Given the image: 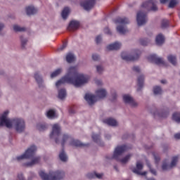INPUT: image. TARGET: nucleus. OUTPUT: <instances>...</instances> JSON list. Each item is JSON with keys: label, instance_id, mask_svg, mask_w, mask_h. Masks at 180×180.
Listing matches in <instances>:
<instances>
[{"label": "nucleus", "instance_id": "obj_1", "mask_svg": "<svg viewBox=\"0 0 180 180\" xmlns=\"http://www.w3.org/2000/svg\"><path fill=\"white\" fill-rule=\"evenodd\" d=\"M86 82H88V77L78 73V70L75 66L69 68L67 75L58 80L56 85L58 88L63 84H72L75 86L78 87L84 85Z\"/></svg>", "mask_w": 180, "mask_h": 180}, {"label": "nucleus", "instance_id": "obj_2", "mask_svg": "<svg viewBox=\"0 0 180 180\" xmlns=\"http://www.w3.org/2000/svg\"><path fill=\"white\" fill-rule=\"evenodd\" d=\"M8 115H9V111L6 110L0 117V127L6 126L8 129H11L12 126H14L18 133L24 131L25 127V121L20 118H15L13 120L8 119L6 118Z\"/></svg>", "mask_w": 180, "mask_h": 180}, {"label": "nucleus", "instance_id": "obj_3", "mask_svg": "<svg viewBox=\"0 0 180 180\" xmlns=\"http://www.w3.org/2000/svg\"><path fill=\"white\" fill-rule=\"evenodd\" d=\"M96 96L91 94H86L84 99L90 106L94 105V103L98 101V99H103V98H105L106 95H108V93L106 92L105 89H100L96 91Z\"/></svg>", "mask_w": 180, "mask_h": 180}, {"label": "nucleus", "instance_id": "obj_4", "mask_svg": "<svg viewBox=\"0 0 180 180\" xmlns=\"http://www.w3.org/2000/svg\"><path fill=\"white\" fill-rule=\"evenodd\" d=\"M39 174L43 180H61L65 176V173L63 171L50 172L49 174L40 171Z\"/></svg>", "mask_w": 180, "mask_h": 180}, {"label": "nucleus", "instance_id": "obj_5", "mask_svg": "<svg viewBox=\"0 0 180 180\" xmlns=\"http://www.w3.org/2000/svg\"><path fill=\"white\" fill-rule=\"evenodd\" d=\"M68 140H70V145L73 146L74 147H86V144L82 143V142L72 139L71 136H69L68 134H63L62 137L61 141V146L62 147H64L65 142L68 141Z\"/></svg>", "mask_w": 180, "mask_h": 180}, {"label": "nucleus", "instance_id": "obj_6", "mask_svg": "<svg viewBox=\"0 0 180 180\" xmlns=\"http://www.w3.org/2000/svg\"><path fill=\"white\" fill-rule=\"evenodd\" d=\"M37 150V148L36 147V146H31L30 148H27L24 154L17 157V160L20 161V160H27L33 158V157H34V153H36Z\"/></svg>", "mask_w": 180, "mask_h": 180}, {"label": "nucleus", "instance_id": "obj_7", "mask_svg": "<svg viewBox=\"0 0 180 180\" xmlns=\"http://www.w3.org/2000/svg\"><path fill=\"white\" fill-rule=\"evenodd\" d=\"M61 134V127L58 124H54L52 127V131L50 134V139H55V142L56 144H58L60 143V139H58V137H60V134Z\"/></svg>", "mask_w": 180, "mask_h": 180}, {"label": "nucleus", "instance_id": "obj_8", "mask_svg": "<svg viewBox=\"0 0 180 180\" xmlns=\"http://www.w3.org/2000/svg\"><path fill=\"white\" fill-rule=\"evenodd\" d=\"M141 54V51H140L139 50H135L133 56L127 55L126 52H122L121 54V57L122 60H124L125 61H136V60H139Z\"/></svg>", "mask_w": 180, "mask_h": 180}, {"label": "nucleus", "instance_id": "obj_9", "mask_svg": "<svg viewBox=\"0 0 180 180\" xmlns=\"http://www.w3.org/2000/svg\"><path fill=\"white\" fill-rule=\"evenodd\" d=\"M127 150V146L125 145L117 146L114 151V154L111 158H106L107 160H116L119 161V156L122 155L124 152Z\"/></svg>", "mask_w": 180, "mask_h": 180}, {"label": "nucleus", "instance_id": "obj_10", "mask_svg": "<svg viewBox=\"0 0 180 180\" xmlns=\"http://www.w3.org/2000/svg\"><path fill=\"white\" fill-rule=\"evenodd\" d=\"M155 4H157L155 0H148L142 4L141 8L146 9V11H153V12H155V11H158V8Z\"/></svg>", "mask_w": 180, "mask_h": 180}, {"label": "nucleus", "instance_id": "obj_11", "mask_svg": "<svg viewBox=\"0 0 180 180\" xmlns=\"http://www.w3.org/2000/svg\"><path fill=\"white\" fill-rule=\"evenodd\" d=\"M136 22L138 26H143L147 23V13L146 11H140L136 14Z\"/></svg>", "mask_w": 180, "mask_h": 180}, {"label": "nucleus", "instance_id": "obj_12", "mask_svg": "<svg viewBox=\"0 0 180 180\" xmlns=\"http://www.w3.org/2000/svg\"><path fill=\"white\" fill-rule=\"evenodd\" d=\"M178 160H179V156L173 157L170 165H168L167 162L165 161L162 165V169L163 171L171 169V168H173V167H175L176 165V162H178Z\"/></svg>", "mask_w": 180, "mask_h": 180}, {"label": "nucleus", "instance_id": "obj_13", "mask_svg": "<svg viewBox=\"0 0 180 180\" xmlns=\"http://www.w3.org/2000/svg\"><path fill=\"white\" fill-rule=\"evenodd\" d=\"M148 60L150 63H155V64H157V65H160V64H162L164 65V64H165V62H164L162 58H159L155 54L150 55L148 57Z\"/></svg>", "mask_w": 180, "mask_h": 180}, {"label": "nucleus", "instance_id": "obj_14", "mask_svg": "<svg viewBox=\"0 0 180 180\" xmlns=\"http://www.w3.org/2000/svg\"><path fill=\"white\" fill-rule=\"evenodd\" d=\"M80 5L85 11H91V8L95 6V0H86L82 1Z\"/></svg>", "mask_w": 180, "mask_h": 180}, {"label": "nucleus", "instance_id": "obj_15", "mask_svg": "<svg viewBox=\"0 0 180 180\" xmlns=\"http://www.w3.org/2000/svg\"><path fill=\"white\" fill-rule=\"evenodd\" d=\"M141 169H143V164H141V162H137L136 169V168L133 169L132 172H134V174H137V175H147V172H140L141 171Z\"/></svg>", "mask_w": 180, "mask_h": 180}, {"label": "nucleus", "instance_id": "obj_16", "mask_svg": "<svg viewBox=\"0 0 180 180\" xmlns=\"http://www.w3.org/2000/svg\"><path fill=\"white\" fill-rule=\"evenodd\" d=\"M123 101L125 103H129L131 106H137V103L129 95L125 94L123 96Z\"/></svg>", "mask_w": 180, "mask_h": 180}, {"label": "nucleus", "instance_id": "obj_17", "mask_svg": "<svg viewBox=\"0 0 180 180\" xmlns=\"http://www.w3.org/2000/svg\"><path fill=\"white\" fill-rule=\"evenodd\" d=\"M78 27H79V22L76 20H72L70 22L69 26L68 27V30H69L70 32L72 30H77Z\"/></svg>", "mask_w": 180, "mask_h": 180}, {"label": "nucleus", "instance_id": "obj_18", "mask_svg": "<svg viewBox=\"0 0 180 180\" xmlns=\"http://www.w3.org/2000/svg\"><path fill=\"white\" fill-rule=\"evenodd\" d=\"M137 85H138L137 91L139 92V91H141V89H143V86H144V75H140L138 77Z\"/></svg>", "mask_w": 180, "mask_h": 180}, {"label": "nucleus", "instance_id": "obj_19", "mask_svg": "<svg viewBox=\"0 0 180 180\" xmlns=\"http://www.w3.org/2000/svg\"><path fill=\"white\" fill-rule=\"evenodd\" d=\"M115 23H118L119 25H127L129 23V21L127 18L118 17L115 20Z\"/></svg>", "mask_w": 180, "mask_h": 180}, {"label": "nucleus", "instance_id": "obj_20", "mask_svg": "<svg viewBox=\"0 0 180 180\" xmlns=\"http://www.w3.org/2000/svg\"><path fill=\"white\" fill-rule=\"evenodd\" d=\"M122 47V44L119 42H115L114 44H111L107 46V50L112 51V50H119Z\"/></svg>", "mask_w": 180, "mask_h": 180}, {"label": "nucleus", "instance_id": "obj_21", "mask_svg": "<svg viewBox=\"0 0 180 180\" xmlns=\"http://www.w3.org/2000/svg\"><path fill=\"white\" fill-rule=\"evenodd\" d=\"M25 11L28 16H30V15H35V13H37V10L33 6H29L26 7Z\"/></svg>", "mask_w": 180, "mask_h": 180}, {"label": "nucleus", "instance_id": "obj_22", "mask_svg": "<svg viewBox=\"0 0 180 180\" xmlns=\"http://www.w3.org/2000/svg\"><path fill=\"white\" fill-rule=\"evenodd\" d=\"M169 0H160V4H167ZM178 5V0H170L169 3V8H173Z\"/></svg>", "mask_w": 180, "mask_h": 180}, {"label": "nucleus", "instance_id": "obj_23", "mask_svg": "<svg viewBox=\"0 0 180 180\" xmlns=\"http://www.w3.org/2000/svg\"><path fill=\"white\" fill-rule=\"evenodd\" d=\"M102 176H103V174H98L95 172L92 173H88L86 175V177L89 178V179H94V178H98V179H102Z\"/></svg>", "mask_w": 180, "mask_h": 180}, {"label": "nucleus", "instance_id": "obj_24", "mask_svg": "<svg viewBox=\"0 0 180 180\" xmlns=\"http://www.w3.org/2000/svg\"><path fill=\"white\" fill-rule=\"evenodd\" d=\"M155 41L158 46H162V44H164V42L165 41V38H164L162 34H159L156 37Z\"/></svg>", "mask_w": 180, "mask_h": 180}, {"label": "nucleus", "instance_id": "obj_25", "mask_svg": "<svg viewBox=\"0 0 180 180\" xmlns=\"http://www.w3.org/2000/svg\"><path fill=\"white\" fill-rule=\"evenodd\" d=\"M103 122L108 126H116L117 124V121L113 118H108L103 120Z\"/></svg>", "mask_w": 180, "mask_h": 180}, {"label": "nucleus", "instance_id": "obj_26", "mask_svg": "<svg viewBox=\"0 0 180 180\" xmlns=\"http://www.w3.org/2000/svg\"><path fill=\"white\" fill-rule=\"evenodd\" d=\"M117 31L118 33H120V34H126V33L129 32V30L123 25H119L117 27Z\"/></svg>", "mask_w": 180, "mask_h": 180}, {"label": "nucleus", "instance_id": "obj_27", "mask_svg": "<svg viewBox=\"0 0 180 180\" xmlns=\"http://www.w3.org/2000/svg\"><path fill=\"white\" fill-rule=\"evenodd\" d=\"M40 162V157L34 158L33 160L30 162H27L25 164L27 167H32L36 164H39Z\"/></svg>", "mask_w": 180, "mask_h": 180}, {"label": "nucleus", "instance_id": "obj_28", "mask_svg": "<svg viewBox=\"0 0 180 180\" xmlns=\"http://www.w3.org/2000/svg\"><path fill=\"white\" fill-rule=\"evenodd\" d=\"M67 96V91L65 89H60L58 91V98L59 99H64Z\"/></svg>", "mask_w": 180, "mask_h": 180}, {"label": "nucleus", "instance_id": "obj_29", "mask_svg": "<svg viewBox=\"0 0 180 180\" xmlns=\"http://www.w3.org/2000/svg\"><path fill=\"white\" fill-rule=\"evenodd\" d=\"M69 13H70V8L68 7L64 8L61 13V16L63 19H67V18H68Z\"/></svg>", "mask_w": 180, "mask_h": 180}, {"label": "nucleus", "instance_id": "obj_30", "mask_svg": "<svg viewBox=\"0 0 180 180\" xmlns=\"http://www.w3.org/2000/svg\"><path fill=\"white\" fill-rule=\"evenodd\" d=\"M167 60L173 65H176V56L174 55H169L167 57Z\"/></svg>", "mask_w": 180, "mask_h": 180}, {"label": "nucleus", "instance_id": "obj_31", "mask_svg": "<svg viewBox=\"0 0 180 180\" xmlns=\"http://www.w3.org/2000/svg\"><path fill=\"white\" fill-rule=\"evenodd\" d=\"M46 116L49 119H56V117H57L56 115V111H54V110H49L46 112Z\"/></svg>", "mask_w": 180, "mask_h": 180}, {"label": "nucleus", "instance_id": "obj_32", "mask_svg": "<svg viewBox=\"0 0 180 180\" xmlns=\"http://www.w3.org/2000/svg\"><path fill=\"white\" fill-rule=\"evenodd\" d=\"M34 79H36L39 86H41V84H43V79L39 75V72H36L34 74Z\"/></svg>", "mask_w": 180, "mask_h": 180}, {"label": "nucleus", "instance_id": "obj_33", "mask_svg": "<svg viewBox=\"0 0 180 180\" xmlns=\"http://www.w3.org/2000/svg\"><path fill=\"white\" fill-rule=\"evenodd\" d=\"M59 158L61 161H63V162H65V161H67L68 160V158L67 157V155L65 154V152L64 151V150H63L60 154H59Z\"/></svg>", "mask_w": 180, "mask_h": 180}, {"label": "nucleus", "instance_id": "obj_34", "mask_svg": "<svg viewBox=\"0 0 180 180\" xmlns=\"http://www.w3.org/2000/svg\"><path fill=\"white\" fill-rule=\"evenodd\" d=\"M66 61L68 63H74V61H75V56H74V54L68 53L66 56Z\"/></svg>", "mask_w": 180, "mask_h": 180}, {"label": "nucleus", "instance_id": "obj_35", "mask_svg": "<svg viewBox=\"0 0 180 180\" xmlns=\"http://www.w3.org/2000/svg\"><path fill=\"white\" fill-rule=\"evenodd\" d=\"M153 94L155 95H161V94H162V89H161L160 86H155L153 88Z\"/></svg>", "mask_w": 180, "mask_h": 180}, {"label": "nucleus", "instance_id": "obj_36", "mask_svg": "<svg viewBox=\"0 0 180 180\" xmlns=\"http://www.w3.org/2000/svg\"><path fill=\"white\" fill-rule=\"evenodd\" d=\"M92 139L94 141V143H101V135L100 134H92Z\"/></svg>", "mask_w": 180, "mask_h": 180}, {"label": "nucleus", "instance_id": "obj_37", "mask_svg": "<svg viewBox=\"0 0 180 180\" xmlns=\"http://www.w3.org/2000/svg\"><path fill=\"white\" fill-rule=\"evenodd\" d=\"M172 120H174L176 123H180V113L174 112L172 115Z\"/></svg>", "mask_w": 180, "mask_h": 180}, {"label": "nucleus", "instance_id": "obj_38", "mask_svg": "<svg viewBox=\"0 0 180 180\" xmlns=\"http://www.w3.org/2000/svg\"><path fill=\"white\" fill-rule=\"evenodd\" d=\"M37 129H38L39 131H44V130H46L47 129V125L44 124H38L37 125Z\"/></svg>", "mask_w": 180, "mask_h": 180}, {"label": "nucleus", "instance_id": "obj_39", "mask_svg": "<svg viewBox=\"0 0 180 180\" xmlns=\"http://www.w3.org/2000/svg\"><path fill=\"white\" fill-rule=\"evenodd\" d=\"M169 26V20H162L161 23L162 29H167Z\"/></svg>", "mask_w": 180, "mask_h": 180}, {"label": "nucleus", "instance_id": "obj_40", "mask_svg": "<svg viewBox=\"0 0 180 180\" xmlns=\"http://www.w3.org/2000/svg\"><path fill=\"white\" fill-rule=\"evenodd\" d=\"M13 30L14 32H25V30H26V28L25 27H21L19 25H13Z\"/></svg>", "mask_w": 180, "mask_h": 180}, {"label": "nucleus", "instance_id": "obj_41", "mask_svg": "<svg viewBox=\"0 0 180 180\" xmlns=\"http://www.w3.org/2000/svg\"><path fill=\"white\" fill-rule=\"evenodd\" d=\"M61 68L57 69L56 71L51 73V78H55V77H57L58 75H60L61 74Z\"/></svg>", "mask_w": 180, "mask_h": 180}, {"label": "nucleus", "instance_id": "obj_42", "mask_svg": "<svg viewBox=\"0 0 180 180\" xmlns=\"http://www.w3.org/2000/svg\"><path fill=\"white\" fill-rule=\"evenodd\" d=\"M130 157H131V155H130V154L127 155L126 157H124L120 161V162H122V164H126V162H127V161H129V160H130Z\"/></svg>", "mask_w": 180, "mask_h": 180}, {"label": "nucleus", "instance_id": "obj_43", "mask_svg": "<svg viewBox=\"0 0 180 180\" xmlns=\"http://www.w3.org/2000/svg\"><path fill=\"white\" fill-rule=\"evenodd\" d=\"M147 167L149 168L151 174H153V175H157V171H155V169L151 168V164H150V162H147Z\"/></svg>", "mask_w": 180, "mask_h": 180}, {"label": "nucleus", "instance_id": "obj_44", "mask_svg": "<svg viewBox=\"0 0 180 180\" xmlns=\"http://www.w3.org/2000/svg\"><path fill=\"white\" fill-rule=\"evenodd\" d=\"M148 43H149V41L147 39H140V44H141V46H147Z\"/></svg>", "mask_w": 180, "mask_h": 180}, {"label": "nucleus", "instance_id": "obj_45", "mask_svg": "<svg viewBox=\"0 0 180 180\" xmlns=\"http://www.w3.org/2000/svg\"><path fill=\"white\" fill-rule=\"evenodd\" d=\"M20 40L22 48L25 49V46H26V43H27V39H23V37H20Z\"/></svg>", "mask_w": 180, "mask_h": 180}, {"label": "nucleus", "instance_id": "obj_46", "mask_svg": "<svg viewBox=\"0 0 180 180\" xmlns=\"http://www.w3.org/2000/svg\"><path fill=\"white\" fill-rule=\"evenodd\" d=\"M102 41V37L101 35H98L96 37V44H99Z\"/></svg>", "mask_w": 180, "mask_h": 180}, {"label": "nucleus", "instance_id": "obj_47", "mask_svg": "<svg viewBox=\"0 0 180 180\" xmlns=\"http://www.w3.org/2000/svg\"><path fill=\"white\" fill-rule=\"evenodd\" d=\"M96 70H97V72H98V74H101L103 71V68H102V66L101 65H97Z\"/></svg>", "mask_w": 180, "mask_h": 180}, {"label": "nucleus", "instance_id": "obj_48", "mask_svg": "<svg viewBox=\"0 0 180 180\" xmlns=\"http://www.w3.org/2000/svg\"><path fill=\"white\" fill-rule=\"evenodd\" d=\"M92 59H93L94 61H98V60H99V56H98V55L93 54V55H92Z\"/></svg>", "mask_w": 180, "mask_h": 180}, {"label": "nucleus", "instance_id": "obj_49", "mask_svg": "<svg viewBox=\"0 0 180 180\" xmlns=\"http://www.w3.org/2000/svg\"><path fill=\"white\" fill-rule=\"evenodd\" d=\"M133 71L135 72H140V68L139 66H134L132 68Z\"/></svg>", "mask_w": 180, "mask_h": 180}, {"label": "nucleus", "instance_id": "obj_50", "mask_svg": "<svg viewBox=\"0 0 180 180\" xmlns=\"http://www.w3.org/2000/svg\"><path fill=\"white\" fill-rule=\"evenodd\" d=\"M155 162L156 164L160 162V156L154 155Z\"/></svg>", "mask_w": 180, "mask_h": 180}, {"label": "nucleus", "instance_id": "obj_51", "mask_svg": "<svg viewBox=\"0 0 180 180\" xmlns=\"http://www.w3.org/2000/svg\"><path fill=\"white\" fill-rule=\"evenodd\" d=\"M104 32L105 33V34H111L110 30H109L108 27H105L104 29Z\"/></svg>", "mask_w": 180, "mask_h": 180}, {"label": "nucleus", "instance_id": "obj_52", "mask_svg": "<svg viewBox=\"0 0 180 180\" xmlns=\"http://www.w3.org/2000/svg\"><path fill=\"white\" fill-rule=\"evenodd\" d=\"M169 115V112H163L162 115H160V116L161 117H167Z\"/></svg>", "mask_w": 180, "mask_h": 180}, {"label": "nucleus", "instance_id": "obj_53", "mask_svg": "<svg viewBox=\"0 0 180 180\" xmlns=\"http://www.w3.org/2000/svg\"><path fill=\"white\" fill-rule=\"evenodd\" d=\"M18 179L19 180H25V178L23 177V174H19L18 175Z\"/></svg>", "mask_w": 180, "mask_h": 180}, {"label": "nucleus", "instance_id": "obj_54", "mask_svg": "<svg viewBox=\"0 0 180 180\" xmlns=\"http://www.w3.org/2000/svg\"><path fill=\"white\" fill-rule=\"evenodd\" d=\"M174 139H176V140H180V133L174 134Z\"/></svg>", "mask_w": 180, "mask_h": 180}, {"label": "nucleus", "instance_id": "obj_55", "mask_svg": "<svg viewBox=\"0 0 180 180\" xmlns=\"http://www.w3.org/2000/svg\"><path fill=\"white\" fill-rule=\"evenodd\" d=\"M69 113L70 114L75 113V110L74 109V108H70L69 109Z\"/></svg>", "mask_w": 180, "mask_h": 180}, {"label": "nucleus", "instance_id": "obj_56", "mask_svg": "<svg viewBox=\"0 0 180 180\" xmlns=\"http://www.w3.org/2000/svg\"><path fill=\"white\" fill-rule=\"evenodd\" d=\"M67 47V43H64L59 50H64Z\"/></svg>", "mask_w": 180, "mask_h": 180}, {"label": "nucleus", "instance_id": "obj_57", "mask_svg": "<svg viewBox=\"0 0 180 180\" xmlns=\"http://www.w3.org/2000/svg\"><path fill=\"white\" fill-rule=\"evenodd\" d=\"M112 101H115V99L117 98V95L116 94V93H114L112 94Z\"/></svg>", "mask_w": 180, "mask_h": 180}, {"label": "nucleus", "instance_id": "obj_58", "mask_svg": "<svg viewBox=\"0 0 180 180\" xmlns=\"http://www.w3.org/2000/svg\"><path fill=\"white\" fill-rule=\"evenodd\" d=\"M4 24L0 23V32H1V30H2V29H4Z\"/></svg>", "mask_w": 180, "mask_h": 180}, {"label": "nucleus", "instance_id": "obj_59", "mask_svg": "<svg viewBox=\"0 0 180 180\" xmlns=\"http://www.w3.org/2000/svg\"><path fill=\"white\" fill-rule=\"evenodd\" d=\"M161 84H167V80L162 79L160 81Z\"/></svg>", "mask_w": 180, "mask_h": 180}, {"label": "nucleus", "instance_id": "obj_60", "mask_svg": "<svg viewBox=\"0 0 180 180\" xmlns=\"http://www.w3.org/2000/svg\"><path fill=\"white\" fill-rule=\"evenodd\" d=\"M114 168L115 170L119 171V169H117V166H114Z\"/></svg>", "mask_w": 180, "mask_h": 180}, {"label": "nucleus", "instance_id": "obj_61", "mask_svg": "<svg viewBox=\"0 0 180 180\" xmlns=\"http://www.w3.org/2000/svg\"><path fill=\"white\" fill-rule=\"evenodd\" d=\"M97 85H102V83H97Z\"/></svg>", "mask_w": 180, "mask_h": 180}]
</instances>
